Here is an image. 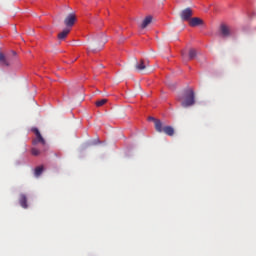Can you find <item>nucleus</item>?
Returning <instances> with one entry per match:
<instances>
[{"label":"nucleus","mask_w":256,"mask_h":256,"mask_svg":"<svg viewBox=\"0 0 256 256\" xmlns=\"http://www.w3.org/2000/svg\"><path fill=\"white\" fill-rule=\"evenodd\" d=\"M220 34L224 38H229L233 34V29L227 25H221L220 26Z\"/></svg>","instance_id":"6"},{"label":"nucleus","mask_w":256,"mask_h":256,"mask_svg":"<svg viewBox=\"0 0 256 256\" xmlns=\"http://www.w3.org/2000/svg\"><path fill=\"white\" fill-rule=\"evenodd\" d=\"M193 16V10L191 8H186L180 13V18L182 21H190Z\"/></svg>","instance_id":"7"},{"label":"nucleus","mask_w":256,"mask_h":256,"mask_svg":"<svg viewBox=\"0 0 256 256\" xmlns=\"http://www.w3.org/2000/svg\"><path fill=\"white\" fill-rule=\"evenodd\" d=\"M197 56V51L194 49L189 50V60L195 59Z\"/></svg>","instance_id":"15"},{"label":"nucleus","mask_w":256,"mask_h":256,"mask_svg":"<svg viewBox=\"0 0 256 256\" xmlns=\"http://www.w3.org/2000/svg\"><path fill=\"white\" fill-rule=\"evenodd\" d=\"M106 43H107V39L105 38V36H102V39H101L99 45L96 44L93 51H99V50L103 49V47L105 46Z\"/></svg>","instance_id":"11"},{"label":"nucleus","mask_w":256,"mask_h":256,"mask_svg":"<svg viewBox=\"0 0 256 256\" xmlns=\"http://www.w3.org/2000/svg\"><path fill=\"white\" fill-rule=\"evenodd\" d=\"M152 21H153V17L152 16H147L144 20H143V22H142V24H141V28L142 29H145V28H147L151 23H152Z\"/></svg>","instance_id":"13"},{"label":"nucleus","mask_w":256,"mask_h":256,"mask_svg":"<svg viewBox=\"0 0 256 256\" xmlns=\"http://www.w3.org/2000/svg\"><path fill=\"white\" fill-rule=\"evenodd\" d=\"M155 130L159 133H165L168 136H174L175 130L172 126H163L161 120H155Z\"/></svg>","instance_id":"2"},{"label":"nucleus","mask_w":256,"mask_h":256,"mask_svg":"<svg viewBox=\"0 0 256 256\" xmlns=\"http://www.w3.org/2000/svg\"><path fill=\"white\" fill-rule=\"evenodd\" d=\"M19 204L24 209L28 208L26 195H24V194L20 195V197H19Z\"/></svg>","instance_id":"12"},{"label":"nucleus","mask_w":256,"mask_h":256,"mask_svg":"<svg viewBox=\"0 0 256 256\" xmlns=\"http://www.w3.org/2000/svg\"><path fill=\"white\" fill-rule=\"evenodd\" d=\"M31 131L35 134V139L32 141L33 145H37L38 143H41L42 145L46 144L45 139L41 135L39 129L37 128H32Z\"/></svg>","instance_id":"5"},{"label":"nucleus","mask_w":256,"mask_h":256,"mask_svg":"<svg viewBox=\"0 0 256 256\" xmlns=\"http://www.w3.org/2000/svg\"><path fill=\"white\" fill-rule=\"evenodd\" d=\"M107 102H108L107 99H101V100L96 101V102H95V105H96L97 107H102V106L105 105Z\"/></svg>","instance_id":"16"},{"label":"nucleus","mask_w":256,"mask_h":256,"mask_svg":"<svg viewBox=\"0 0 256 256\" xmlns=\"http://www.w3.org/2000/svg\"><path fill=\"white\" fill-rule=\"evenodd\" d=\"M12 54H13V56H17V53H16V52H14V51L12 52Z\"/></svg>","instance_id":"19"},{"label":"nucleus","mask_w":256,"mask_h":256,"mask_svg":"<svg viewBox=\"0 0 256 256\" xmlns=\"http://www.w3.org/2000/svg\"><path fill=\"white\" fill-rule=\"evenodd\" d=\"M182 57H183V59H185V55L184 54H182Z\"/></svg>","instance_id":"20"},{"label":"nucleus","mask_w":256,"mask_h":256,"mask_svg":"<svg viewBox=\"0 0 256 256\" xmlns=\"http://www.w3.org/2000/svg\"><path fill=\"white\" fill-rule=\"evenodd\" d=\"M178 101H181V106L184 108H189L196 104V95L193 89H187L184 91L182 97L177 98ZM183 100V101H182Z\"/></svg>","instance_id":"1"},{"label":"nucleus","mask_w":256,"mask_h":256,"mask_svg":"<svg viewBox=\"0 0 256 256\" xmlns=\"http://www.w3.org/2000/svg\"><path fill=\"white\" fill-rule=\"evenodd\" d=\"M71 29L69 28H65L63 31H61L60 33H58L57 35V39L59 42H63L67 39L68 35L70 34Z\"/></svg>","instance_id":"9"},{"label":"nucleus","mask_w":256,"mask_h":256,"mask_svg":"<svg viewBox=\"0 0 256 256\" xmlns=\"http://www.w3.org/2000/svg\"><path fill=\"white\" fill-rule=\"evenodd\" d=\"M150 119L155 122V123H154V126H156V119H155V118H150Z\"/></svg>","instance_id":"18"},{"label":"nucleus","mask_w":256,"mask_h":256,"mask_svg":"<svg viewBox=\"0 0 256 256\" xmlns=\"http://www.w3.org/2000/svg\"><path fill=\"white\" fill-rule=\"evenodd\" d=\"M13 64V59L6 57L2 52H0V66L10 67Z\"/></svg>","instance_id":"8"},{"label":"nucleus","mask_w":256,"mask_h":256,"mask_svg":"<svg viewBox=\"0 0 256 256\" xmlns=\"http://www.w3.org/2000/svg\"><path fill=\"white\" fill-rule=\"evenodd\" d=\"M148 68H150V62L148 60H144V59L137 61L134 66V69L137 72H144Z\"/></svg>","instance_id":"3"},{"label":"nucleus","mask_w":256,"mask_h":256,"mask_svg":"<svg viewBox=\"0 0 256 256\" xmlns=\"http://www.w3.org/2000/svg\"><path fill=\"white\" fill-rule=\"evenodd\" d=\"M203 24H204V21L200 18H192L189 21V26L190 27H196V26H200V25H203Z\"/></svg>","instance_id":"10"},{"label":"nucleus","mask_w":256,"mask_h":256,"mask_svg":"<svg viewBox=\"0 0 256 256\" xmlns=\"http://www.w3.org/2000/svg\"><path fill=\"white\" fill-rule=\"evenodd\" d=\"M76 22H77V17H76V14H74V13L69 14L64 19V25L68 29H71L75 25Z\"/></svg>","instance_id":"4"},{"label":"nucleus","mask_w":256,"mask_h":256,"mask_svg":"<svg viewBox=\"0 0 256 256\" xmlns=\"http://www.w3.org/2000/svg\"><path fill=\"white\" fill-rule=\"evenodd\" d=\"M44 171V167L43 166H38L34 169V176L35 177H40L41 174L43 173Z\"/></svg>","instance_id":"14"},{"label":"nucleus","mask_w":256,"mask_h":256,"mask_svg":"<svg viewBox=\"0 0 256 256\" xmlns=\"http://www.w3.org/2000/svg\"><path fill=\"white\" fill-rule=\"evenodd\" d=\"M31 154H32L33 156H38V155L41 154V152H40L39 149L32 148V149H31Z\"/></svg>","instance_id":"17"}]
</instances>
